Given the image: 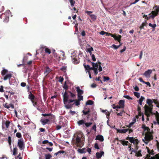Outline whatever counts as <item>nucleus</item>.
I'll return each instance as SVG.
<instances>
[{"mask_svg":"<svg viewBox=\"0 0 159 159\" xmlns=\"http://www.w3.org/2000/svg\"><path fill=\"white\" fill-rule=\"evenodd\" d=\"M152 136L146 134L145 135L144 139L146 141H144L145 143L147 144L148 143V142L150 140L151 137Z\"/></svg>","mask_w":159,"mask_h":159,"instance_id":"ddd939ff","label":"nucleus"},{"mask_svg":"<svg viewBox=\"0 0 159 159\" xmlns=\"http://www.w3.org/2000/svg\"><path fill=\"white\" fill-rule=\"evenodd\" d=\"M121 45V44L118 46H116V45L113 44L112 45L111 47L113 48L114 49H116L119 48Z\"/></svg>","mask_w":159,"mask_h":159,"instance_id":"58836bf2","label":"nucleus"},{"mask_svg":"<svg viewBox=\"0 0 159 159\" xmlns=\"http://www.w3.org/2000/svg\"><path fill=\"white\" fill-rule=\"evenodd\" d=\"M8 142L9 144V145L10 146H11V138L10 136L8 137Z\"/></svg>","mask_w":159,"mask_h":159,"instance_id":"ea45409f","label":"nucleus"},{"mask_svg":"<svg viewBox=\"0 0 159 159\" xmlns=\"http://www.w3.org/2000/svg\"><path fill=\"white\" fill-rule=\"evenodd\" d=\"M126 139L129 140L131 143H133L134 145H137L139 143L138 140L135 139L133 137L128 136L126 137Z\"/></svg>","mask_w":159,"mask_h":159,"instance_id":"0eeeda50","label":"nucleus"},{"mask_svg":"<svg viewBox=\"0 0 159 159\" xmlns=\"http://www.w3.org/2000/svg\"><path fill=\"white\" fill-rule=\"evenodd\" d=\"M69 2L70 4V5L72 7H73L75 3V1L74 0H69Z\"/></svg>","mask_w":159,"mask_h":159,"instance_id":"f704fd0d","label":"nucleus"},{"mask_svg":"<svg viewBox=\"0 0 159 159\" xmlns=\"http://www.w3.org/2000/svg\"><path fill=\"white\" fill-rule=\"evenodd\" d=\"M75 100L70 99L69 100H68V101L67 102V103L66 104H65V107L67 109L71 108L73 107V103L71 104L70 103L71 102H75Z\"/></svg>","mask_w":159,"mask_h":159,"instance_id":"6e6552de","label":"nucleus"},{"mask_svg":"<svg viewBox=\"0 0 159 159\" xmlns=\"http://www.w3.org/2000/svg\"><path fill=\"white\" fill-rule=\"evenodd\" d=\"M64 78L61 77L60 76L59 78V82L61 83H62V82L63 81Z\"/></svg>","mask_w":159,"mask_h":159,"instance_id":"6e6d98bb","label":"nucleus"},{"mask_svg":"<svg viewBox=\"0 0 159 159\" xmlns=\"http://www.w3.org/2000/svg\"><path fill=\"white\" fill-rule=\"evenodd\" d=\"M49 143V141L47 140H44L42 142V143L43 144H46V143Z\"/></svg>","mask_w":159,"mask_h":159,"instance_id":"338daca9","label":"nucleus"},{"mask_svg":"<svg viewBox=\"0 0 159 159\" xmlns=\"http://www.w3.org/2000/svg\"><path fill=\"white\" fill-rule=\"evenodd\" d=\"M20 85L22 87H25L26 86V83L25 82H22L20 84Z\"/></svg>","mask_w":159,"mask_h":159,"instance_id":"774afa93","label":"nucleus"},{"mask_svg":"<svg viewBox=\"0 0 159 159\" xmlns=\"http://www.w3.org/2000/svg\"><path fill=\"white\" fill-rule=\"evenodd\" d=\"M10 122L9 120H7L5 123H2V129H4L5 128L4 127V125L6 126V129H8L9 128Z\"/></svg>","mask_w":159,"mask_h":159,"instance_id":"9d476101","label":"nucleus"},{"mask_svg":"<svg viewBox=\"0 0 159 159\" xmlns=\"http://www.w3.org/2000/svg\"><path fill=\"white\" fill-rule=\"evenodd\" d=\"M13 155H15L17 152V148H15L13 149Z\"/></svg>","mask_w":159,"mask_h":159,"instance_id":"a18cd8bd","label":"nucleus"},{"mask_svg":"<svg viewBox=\"0 0 159 159\" xmlns=\"http://www.w3.org/2000/svg\"><path fill=\"white\" fill-rule=\"evenodd\" d=\"M125 101L123 100H120L118 102V104L122 108H124L125 107Z\"/></svg>","mask_w":159,"mask_h":159,"instance_id":"dca6fc26","label":"nucleus"},{"mask_svg":"<svg viewBox=\"0 0 159 159\" xmlns=\"http://www.w3.org/2000/svg\"><path fill=\"white\" fill-rule=\"evenodd\" d=\"M120 142L121 143L123 146H127L128 145V144L129 143L128 141H125V140H120Z\"/></svg>","mask_w":159,"mask_h":159,"instance_id":"393cba45","label":"nucleus"},{"mask_svg":"<svg viewBox=\"0 0 159 159\" xmlns=\"http://www.w3.org/2000/svg\"><path fill=\"white\" fill-rule=\"evenodd\" d=\"M94 73L95 75H97L98 74V68H96L94 70Z\"/></svg>","mask_w":159,"mask_h":159,"instance_id":"680f3d73","label":"nucleus"},{"mask_svg":"<svg viewBox=\"0 0 159 159\" xmlns=\"http://www.w3.org/2000/svg\"><path fill=\"white\" fill-rule=\"evenodd\" d=\"M134 94L137 98H139L140 96V94L138 92H134Z\"/></svg>","mask_w":159,"mask_h":159,"instance_id":"4c0bfd02","label":"nucleus"},{"mask_svg":"<svg viewBox=\"0 0 159 159\" xmlns=\"http://www.w3.org/2000/svg\"><path fill=\"white\" fill-rule=\"evenodd\" d=\"M51 114H42V115L43 116H49Z\"/></svg>","mask_w":159,"mask_h":159,"instance_id":"e2e57ef3","label":"nucleus"},{"mask_svg":"<svg viewBox=\"0 0 159 159\" xmlns=\"http://www.w3.org/2000/svg\"><path fill=\"white\" fill-rule=\"evenodd\" d=\"M75 144L79 147H81L84 145L83 141L78 136H77L76 138Z\"/></svg>","mask_w":159,"mask_h":159,"instance_id":"39448f33","label":"nucleus"},{"mask_svg":"<svg viewBox=\"0 0 159 159\" xmlns=\"http://www.w3.org/2000/svg\"><path fill=\"white\" fill-rule=\"evenodd\" d=\"M51 71V70L48 66H46L45 68L44 74L47 76Z\"/></svg>","mask_w":159,"mask_h":159,"instance_id":"4468645a","label":"nucleus"},{"mask_svg":"<svg viewBox=\"0 0 159 159\" xmlns=\"http://www.w3.org/2000/svg\"><path fill=\"white\" fill-rule=\"evenodd\" d=\"M45 159H50L52 157V156L50 154H46L45 155Z\"/></svg>","mask_w":159,"mask_h":159,"instance_id":"e433bc0d","label":"nucleus"},{"mask_svg":"<svg viewBox=\"0 0 159 159\" xmlns=\"http://www.w3.org/2000/svg\"><path fill=\"white\" fill-rule=\"evenodd\" d=\"M95 139L99 140L101 141H103L104 140L103 137L102 135H98L96 136Z\"/></svg>","mask_w":159,"mask_h":159,"instance_id":"412c9836","label":"nucleus"},{"mask_svg":"<svg viewBox=\"0 0 159 159\" xmlns=\"http://www.w3.org/2000/svg\"><path fill=\"white\" fill-rule=\"evenodd\" d=\"M145 99V98L143 96H141L139 101L143 102Z\"/></svg>","mask_w":159,"mask_h":159,"instance_id":"052dcab7","label":"nucleus"},{"mask_svg":"<svg viewBox=\"0 0 159 159\" xmlns=\"http://www.w3.org/2000/svg\"><path fill=\"white\" fill-rule=\"evenodd\" d=\"M76 89L77 92V95H81L83 94V91L79 87H77Z\"/></svg>","mask_w":159,"mask_h":159,"instance_id":"2eb2a0df","label":"nucleus"},{"mask_svg":"<svg viewBox=\"0 0 159 159\" xmlns=\"http://www.w3.org/2000/svg\"><path fill=\"white\" fill-rule=\"evenodd\" d=\"M93 103V102L91 100H88L86 103V105H92Z\"/></svg>","mask_w":159,"mask_h":159,"instance_id":"473e14b6","label":"nucleus"},{"mask_svg":"<svg viewBox=\"0 0 159 159\" xmlns=\"http://www.w3.org/2000/svg\"><path fill=\"white\" fill-rule=\"evenodd\" d=\"M104 154V152L103 151L101 152L100 153L97 152L96 154V157L98 159H99L102 157V155Z\"/></svg>","mask_w":159,"mask_h":159,"instance_id":"a211bd4d","label":"nucleus"},{"mask_svg":"<svg viewBox=\"0 0 159 159\" xmlns=\"http://www.w3.org/2000/svg\"><path fill=\"white\" fill-rule=\"evenodd\" d=\"M45 51L46 53L50 54L51 53V51L50 49L48 48H46L45 49Z\"/></svg>","mask_w":159,"mask_h":159,"instance_id":"79ce46f5","label":"nucleus"},{"mask_svg":"<svg viewBox=\"0 0 159 159\" xmlns=\"http://www.w3.org/2000/svg\"><path fill=\"white\" fill-rule=\"evenodd\" d=\"M69 97V96L68 94V93L65 91L63 95V101L64 104L67 103Z\"/></svg>","mask_w":159,"mask_h":159,"instance_id":"1a4fd4ad","label":"nucleus"},{"mask_svg":"<svg viewBox=\"0 0 159 159\" xmlns=\"http://www.w3.org/2000/svg\"><path fill=\"white\" fill-rule=\"evenodd\" d=\"M0 17L2 19L4 22L7 23L9 20V14L8 12L2 13L0 15Z\"/></svg>","mask_w":159,"mask_h":159,"instance_id":"f03ea898","label":"nucleus"},{"mask_svg":"<svg viewBox=\"0 0 159 159\" xmlns=\"http://www.w3.org/2000/svg\"><path fill=\"white\" fill-rule=\"evenodd\" d=\"M94 148L96 149H99V147L98 146V144L97 143H96L94 144Z\"/></svg>","mask_w":159,"mask_h":159,"instance_id":"4d7b16f0","label":"nucleus"},{"mask_svg":"<svg viewBox=\"0 0 159 159\" xmlns=\"http://www.w3.org/2000/svg\"><path fill=\"white\" fill-rule=\"evenodd\" d=\"M49 121L50 120L48 119H42L40 120V122L43 125L49 124Z\"/></svg>","mask_w":159,"mask_h":159,"instance_id":"9b49d317","label":"nucleus"},{"mask_svg":"<svg viewBox=\"0 0 159 159\" xmlns=\"http://www.w3.org/2000/svg\"><path fill=\"white\" fill-rule=\"evenodd\" d=\"M4 107L7 109H9L10 107V105H9L7 103H6L4 106Z\"/></svg>","mask_w":159,"mask_h":159,"instance_id":"bf43d9fd","label":"nucleus"},{"mask_svg":"<svg viewBox=\"0 0 159 159\" xmlns=\"http://www.w3.org/2000/svg\"><path fill=\"white\" fill-rule=\"evenodd\" d=\"M92 58L93 61H96V59L95 57V56L94 54H92L91 56Z\"/></svg>","mask_w":159,"mask_h":159,"instance_id":"864d4df0","label":"nucleus"},{"mask_svg":"<svg viewBox=\"0 0 159 159\" xmlns=\"http://www.w3.org/2000/svg\"><path fill=\"white\" fill-rule=\"evenodd\" d=\"M149 25L151 27H152V28H154V30L155 29V27L157 26V25H156V24H152L151 23H149Z\"/></svg>","mask_w":159,"mask_h":159,"instance_id":"a19ab883","label":"nucleus"},{"mask_svg":"<svg viewBox=\"0 0 159 159\" xmlns=\"http://www.w3.org/2000/svg\"><path fill=\"white\" fill-rule=\"evenodd\" d=\"M155 114H156V118L157 119V120L158 121V117H159V113L157 111H156V113H155Z\"/></svg>","mask_w":159,"mask_h":159,"instance_id":"603ef678","label":"nucleus"},{"mask_svg":"<svg viewBox=\"0 0 159 159\" xmlns=\"http://www.w3.org/2000/svg\"><path fill=\"white\" fill-rule=\"evenodd\" d=\"M152 70H148L144 73L143 75L146 77H148L150 76V74L152 73Z\"/></svg>","mask_w":159,"mask_h":159,"instance_id":"f3484780","label":"nucleus"},{"mask_svg":"<svg viewBox=\"0 0 159 159\" xmlns=\"http://www.w3.org/2000/svg\"><path fill=\"white\" fill-rule=\"evenodd\" d=\"M153 102V99L151 100L149 99H147L146 100V103L149 106L151 105L152 104Z\"/></svg>","mask_w":159,"mask_h":159,"instance_id":"a878e982","label":"nucleus"},{"mask_svg":"<svg viewBox=\"0 0 159 159\" xmlns=\"http://www.w3.org/2000/svg\"><path fill=\"white\" fill-rule=\"evenodd\" d=\"M61 128V126L57 125L56 126V129L57 130H59Z\"/></svg>","mask_w":159,"mask_h":159,"instance_id":"0e129e2a","label":"nucleus"},{"mask_svg":"<svg viewBox=\"0 0 159 159\" xmlns=\"http://www.w3.org/2000/svg\"><path fill=\"white\" fill-rule=\"evenodd\" d=\"M146 148L147 149V152L149 154H150L151 155H153L154 154V153H153V150L152 149L151 150L148 147H147Z\"/></svg>","mask_w":159,"mask_h":159,"instance_id":"cd10ccee","label":"nucleus"},{"mask_svg":"<svg viewBox=\"0 0 159 159\" xmlns=\"http://www.w3.org/2000/svg\"><path fill=\"white\" fill-rule=\"evenodd\" d=\"M16 136L18 138H20L21 137V134L20 132H17L16 134Z\"/></svg>","mask_w":159,"mask_h":159,"instance_id":"09e8293b","label":"nucleus"},{"mask_svg":"<svg viewBox=\"0 0 159 159\" xmlns=\"http://www.w3.org/2000/svg\"><path fill=\"white\" fill-rule=\"evenodd\" d=\"M49 119H52V120H54L55 119V116L54 115H52L51 114L49 116Z\"/></svg>","mask_w":159,"mask_h":159,"instance_id":"3c124183","label":"nucleus"},{"mask_svg":"<svg viewBox=\"0 0 159 159\" xmlns=\"http://www.w3.org/2000/svg\"><path fill=\"white\" fill-rule=\"evenodd\" d=\"M80 101L79 100H75V102L73 103V105L74 104H75V105L76 106H78L80 105Z\"/></svg>","mask_w":159,"mask_h":159,"instance_id":"c9c22d12","label":"nucleus"},{"mask_svg":"<svg viewBox=\"0 0 159 159\" xmlns=\"http://www.w3.org/2000/svg\"><path fill=\"white\" fill-rule=\"evenodd\" d=\"M77 124L79 126L82 125L83 127H84V125L87 127H89L92 124V122H85V121L84 120H81L78 121L77 122Z\"/></svg>","mask_w":159,"mask_h":159,"instance_id":"7ed1b4c3","label":"nucleus"},{"mask_svg":"<svg viewBox=\"0 0 159 159\" xmlns=\"http://www.w3.org/2000/svg\"><path fill=\"white\" fill-rule=\"evenodd\" d=\"M12 75L11 74H7L3 78V80H5L8 79H10Z\"/></svg>","mask_w":159,"mask_h":159,"instance_id":"5701e85b","label":"nucleus"},{"mask_svg":"<svg viewBox=\"0 0 159 159\" xmlns=\"http://www.w3.org/2000/svg\"><path fill=\"white\" fill-rule=\"evenodd\" d=\"M90 112V109L89 108L88 109V110L87 111H85L84 110H83L82 111L83 113V114L84 115H87L88 116H89L90 114H89V113Z\"/></svg>","mask_w":159,"mask_h":159,"instance_id":"b1692460","label":"nucleus"},{"mask_svg":"<svg viewBox=\"0 0 159 159\" xmlns=\"http://www.w3.org/2000/svg\"><path fill=\"white\" fill-rule=\"evenodd\" d=\"M134 89L135 91H139V87L137 86H136L134 88Z\"/></svg>","mask_w":159,"mask_h":159,"instance_id":"69168bd1","label":"nucleus"},{"mask_svg":"<svg viewBox=\"0 0 159 159\" xmlns=\"http://www.w3.org/2000/svg\"><path fill=\"white\" fill-rule=\"evenodd\" d=\"M142 150L140 149L137 151L136 152H135V156L137 157H141L142 156L141 154Z\"/></svg>","mask_w":159,"mask_h":159,"instance_id":"aec40b11","label":"nucleus"},{"mask_svg":"<svg viewBox=\"0 0 159 159\" xmlns=\"http://www.w3.org/2000/svg\"><path fill=\"white\" fill-rule=\"evenodd\" d=\"M35 97L34 95L32 94L31 91L30 92V93L28 96V98L30 100H34Z\"/></svg>","mask_w":159,"mask_h":159,"instance_id":"6ab92c4d","label":"nucleus"},{"mask_svg":"<svg viewBox=\"0 0 159 159\" xmlns=\"http://www.w3.org/2000/svg\"><path fill=\"white\" fill-rule=\"evenodd\" d=\"M28 59V56H25L24 57L23 59V62L25 63V62Z\"/></svg>","mask_w":159,"mask_h":159,"instance_id":"8fccbe9b","label":"nucleus"},{"mask_svg":"<svg viewBox=\"0 0 159 159\" xmlns=\"http://www.w3.org/2000/svg\"><path fill=\"white\" fill-rule=\"evenodd\" d=\"M86 148H82V149H78L77 150V151L79 152H80L81 153H83L86 152Z\"/></svg>","mask_w":159,"mask_h":159,"instance_id":"c85d7f7f","label":"nucleus"},{"mask_svg":"<svg viewBox=\"0 0 159 159\" xmlns=\"http://www.w3.org/2000/svg\"><path fill=\"white\" fill-rule=\"evenodd\" d=\"M124 112V110H123L121 112L119 113H117V115L118 116H122V115L123 113Z\"/></svg>","mask_w":159,"mask_h":159,"instance_id":"13d9d810","label":"nucleus"},{"mask_svg":"<svg viewBox=\"0 0 159 159\" xmlns=\"http://www.w3.org/2000/svg\"><path fill=\"white\" fill-rule=\"evenodd\" d=\"M128 131V129H118L117 131L120 133H125Z\"/></svg>","mask_w":159,"mask_h":159,"instance_id":"4be33fe9","label":"nucleus"},{"mask_svg":"<svg viewBox=\"0 0 159 159\" xmlns=\"http://www.w3.org/2000/svg\"><path fill=\"white\" fill-rule=\"evenodd\" d=\"M156 8L155 11H152L151 13V18L153 19L154 17L157 16L159 12V6H156L155 7Z\"/></svg>","mask_w":159,"mask_h":159,"instance_id":"20e7f679","label":"nucleus"},{"mask_svg":"<svg viewBox=\"0 0 159 159\" xmlns=\"http://www.w3.org/2000/svg\"><path fill=\"white\" fill-rule=\"evenodd\" d=\"M121 37V36L119 35L118 36H115L114 39L115 40H117L118 41V42L120 43V39Z\"/></svg>","mask_w":159,"mask_h":159,"instance_id":"c756f323","label":"nucleus"},{"mask_svg":"<svg viewBox=\"0 0 159 159\" xmlns=\"http://www.w3.org/2000/svg\"><path fill=\"white\" fill-rule=\"evenodd\" d=\"M68 93H69L70 94V96L71 98H74L75 97V95L72 93L70 91H68Z\"/></svg>","mask_w":159,"mask_h":159,"instance_id":"49530a36","label":"nucleus"},{"mask_svg":"<svg viewBox=\"0 0 159 159\" xmlns=\"http://www.w3.org/2000/svg\"><path fill=\"white\" fill-rule=\"evenodd\" d=\"M153 102L156 105V107L159 108V102L156 99H153Z\"/></svg>","mask_w":159,"mask_h":159,"instance_id":"2f4dec72","label":"nucleus"},{"mask_svg":"<svg viewBox=\"0 0 159 159\" xmlns=\"http://www.w3.org/2000/svg\"><path fill=\"white\" fill-rule=\"evenodd\" d=\"M18 145L20 150H23L25 148L24 143L22 138H20L18 140Z\"/></svg>","mask_w":159,"mask_h":159,"instance_id":"423d86ee","label":"nucleus"},{"mask_svg":"<svg viewBox=\"0 0 159 159\" xmlns=\"http://www.w3.org/2000/svg\"><path fill=\"white\" fill-rule=\"evenodd\" d=\"M60 69L63 71L65 72L66 70V67L65 66H63Z\"/></svg>","mask_w":159,"mask_h":159,"instance_id":"de8ad7c7","label":"nucleus"},{"mask_svg":"<svg viewBox=\"0 0 159 159\" xmlns=\"http://www.w3.org/2000/svg\"><path fill=\"white\" fill-rule=\"evenodd\" d=\"M8 70L6 69H3L1 71V74L2 75H5L7 72Z\"/></svg>","mask_w":159,"mask_h":159,"instance_id":"72a5a7b5","label":"nucleus"},{"mask_svg":"<svg viewBox=\"0 0 159 159\" xmlns=\"http://www.w3.org/2000/svg\"><path fill=\"white\" fill-rule=\"evenodd\" d=\"M90 17L91 19L94 21L95 20L97 19V16L94 14L90 15Z\"/></svg>","mask_w":159,"mask_h":159,"instance_id":"7c9ffc66","label":"nucleus"},{"mask_svg":"<svg viewBox=\"0 0 159 159\" xmlns=\"http://www.w3.org/2000/svg\"><path fill=\"white\" fill-rule=\"evenodd\" d=\"M78 99V100L80 101L83 100V97L81 95H77Z\"/></svg>","mask_w":159,"mask_h":159,"instance_id":"37998d69","label":"nucleus"},{"mask_svg":"<svg viewBox=\"0 0 159 159\" xmlns=\"http://www.w3.org/2000/svg\"><path fill=\"white\" fill-rule=\"evenodd\" d=\"M71 59L73 61V62L75 64H77L80 62V60L77 59L76 56L75 55L71 56Z\"/></svg>","mask_w":159,"mask_h":159,"instance_id":"f8f14e48","label":"nucleus"},{"mask_svg":"<svg viewBox=\"0 0 159 159\" xmlns=\"http://www.w3.org/2000/svg\"><path fill=\"white\" fill-rule=\"evenodd\" d=\"M123 97L129 100L133 99V98L129 95H124Z\"/></svg>","mask_w":159,"mask_h":159,"instance_id":"c03bdc74","label":"nucleus"},{"mask_svg":"<svg viewBox=\"0 0 159 159\" xmlns=\"http://www.w3.org/2000/svg\"><path fill=\"white\" fill-rule=\"evenodd\" d=\"M83 66L86 70L88 71H90V66L88 65H86L85 63H84Z\"/></svg>","mask_w":159,"mask_h":159,"instance_id":"bb28decb","label":"nucleus"},{"mask_svg":"<svg viewBox=\"0 0 159 159\" xmlns=\"http://www.w3.org/2000/svg\"><path fill=\"white\" fill-rule=\"evenodd\" d=\"M145 111V114L148 117H150L151 114L155 115V113L152 112V108L149 107V106L145 105L144 107Z\"/></svg>","mask_w":159,"mask_h":159,"instance_id":"f257e3e1","label":"nucleus"},{"mask_svg":"<svg viewBox=\"0 0 159 159\" xmlns=\"http://www.w3.org/2000/svg\"><path fill=\"white\" fill-rule=\"evenodd\" d=\"M103 79L104 81L109 80H110V78L108 77L107 76H103Z\"/></svg>","mask_w":159,"mask_h":159,"instance_id":"5fc2aeb1","label":"nucleus"}]
</instances>
